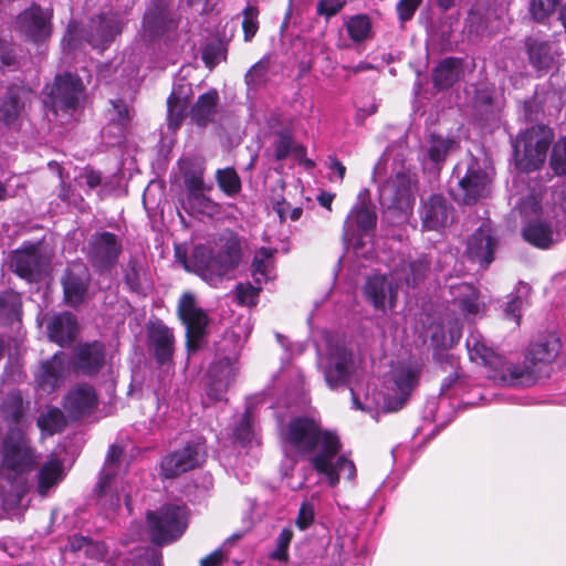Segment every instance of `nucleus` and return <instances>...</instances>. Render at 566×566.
Segmentation results:
<instances>
[{
  "mask_svg": "<svg viewBox=\"0 0 566 566\" xmlns=\"http://www.w3.org/2000/svg\"><path fill=\"white\" fill-rule=\"evenodd\" d=\"M240 250L226 247L212 254L202 269V276L210 283H216L222 276L234 270L240 262Z\"/></svg>",
  "mask_w": 566,
  "mask_h": 566,
  "instance_id": "obj_30",
  "label": "nucleus"
},
{
  "mask_svg": "<svg viewBox=\"0 0 566 566\" xmlns=\"http://www.w3.org/2000/svg\"><path fill=\"white\" fill-rule=\"evenodd\" d=\"M21 296L12 290H6L0 293V319L7 323L20 319Z\"/></svg>",
  "mask_w": 566,
  "mask_h": 566,
  "instance_id": "obj_49",
  "label": "nucleus"
},
{
  "mask_svg": "<svg viewBox=\"0 0 566 566\" xmlns=\"http://www.w3.org/2000/svg\"><path fill=\"white\" fill-rule=\"evenodd\" d=\"M86 87L81 77L71 72L57 74L45 101L55 114L73 116L84 107Z\"/></svg>",
  "mask_w": 566,
  "mask_h": 566,
  "instance_id": "obj_8",
  "label": "nucleus"
},
{
  "mask_svg": "<svg viewBox=\"0 0 566 566\" xmlns=\"http://www.w3.org/2000/svg\"><path fill=\"white\" fill-rule=\"evenodd\" d=\"M451 290L455 303L465 315H478L483 311L484 303L480 301L479 292L472 284L461 283Z\"/></svg>",
  "mask_w": 566,
  "mask_h": 566,
  "instance_id": "obj_41",
  "label": "nucleus"
},
{
  "mask_svg": "<svg viewBox=\"0 0 566 566\" xmlns=\"http://www.w3.org/2000/svg\"><path fill=\"white\" fill-rule=\"evenodd\" d=\"M338 453H334L327 461V469L316 470L319 474H323L331 486H335L344 474L347 480H355L356 467L354 462L347 459L345 455L337 457Z\"/></svg>",
  "mask_w": 566,
  "mask_h": 566,
  "instance_id": "obj_43",
  "label": "nucleus"
},
{
  "mask_svg": "<svg viewBox=\"0 0 566 566\" xmlns=\"http://www.w3.org/2000/svg\"><path fill=\"white\" fill-rule=\"evenodd\" d=\"M504 12L502 4L494 0H476L467 18L469 32L480 34L492 20L499 19Z\"/></svg>",
  "mask_w": 566,
  "mask_h": 566,
  "instance_id": "obj_33",
  "label": "nucleus"
},
{
  "mask_svg": "<svg viewBox=\"0 0 566 566\" xmlns=\"http://www.w3.org/2000/svg\"><path fill=\"white\" fill-rule=\"evenodd\" d=\"M530 62L537 71H548L555 63V52L548 41L534 38L526 40Z\"/></svg>",
  "mask_w": 566,
  "mask_h": 566,
  "instance_id": "obj_40",
  "label": "nucleus"
},
{
  "mask_svg": "<svg viewBox=\"0 0 566 566\" xmlns=\"http://www.w3.org/2000/svg\"><path fill=\"white\" fill-rule=\"evenodd\" d=\"M144 269L136 260H130L124 273V282L134 293H144L143 276Z\"/></svg>",
  "mask_w": 566,
  "mask_h": 566,
  "instance_id": "obj_54",
  "label": "nucleus"
},
{
  "mask_svg": "<svg viewBox=\"0 0 566 566\" xmlns=\"http://www.w3.org/2000/svg\"><path fill=\"white\" fill-rule=\"evenodd\" d=\"M178 315L186 326L188 346L197 344L206 333L208 325L207 313L197 305L193 294L186 292L178 302Z\"/></svg>",
  "mask_w": 566,
  "mask_h": 566,
  "instance_id": "obj_19",
  "label": "nucleus"
},
{
  "mask_svg": "<svg viewBox=\"0 0 566 566\" xmlns=\"http://www.w3.org/2000/svg\"><path fill=\"white\" fill-rule=\"evenodd\" d=\"M523 238L532 245L548 249L566 237V200L545 208L541 216L530 221L522 230Z\"/></svg>",
  "mask_w": 566,
  "mask_h": 566,
  "instance_id": "obj_4",
  "label": "nucleus"
},
{
  "mask_svg": "<svg viewBox=\"0 0 566 566\" xmlns=\"http://www.w3.org/2000/svg\"><path fill=\"white\" fill-rule=\"evenodd\" d=\"M48 264V259L35 245L17 250L11 256L13 272L29 282L40 281Z\"/></svg>",
  "mask_w": 566,
  "mask_h": 566,
  "instance_id": "obj_21",
  "label": "nucleus"
},
{
  "mask_svg": "<svg viewBox=\"0 0 566 566\" xmlns=\"http://www.w3.org/2000/svg\"><path fill=\"white\" fill-rule=\"evenodd\" d=\"M52 9H43L33 2L17 17V29L34 43L46 41L52 33Z\"/></svg>",
  "mask_w": 566,
  "mask_h": 566,
  "instance_id": "obj_16",
  "label": "nucleus"
},
{
  "mask_svg": "<svg viewBox=\"0 0 566 566\" xmlns=\"http://www.w3.org/2000/svg\"><path fill=\"white\" fill-rule=\"evenodd\" d=\"M415 180L402 166L379 187V202L385 209L408 212L415 202Z\"/></svg>",
  "mask_w": 566,
  "mask_h": 566,
  "instance_id": "obj_12",
  "label": "nucleus"
},
{
  "mask_svg": "<svg viewBox=\"0 0 566 566\" xmlns=\"http://www.w3.org/2000/svg\"><path fill=\"white\" fill-rule=\"evenodd\" d=\"M421 367L417 364H399L395 366L386 381V394L382 408L386 411H398L407 403L412 390L418 386Z\"/></svg>",
  "mask_w": 566,
  "mask_h": 566,
  "instance_id": "obj_10",
  "label": "nucleus"
},
{
  "mask_svg": "<svg viewBox=\"0 0 566 566\" xmlns=\"http://www.w3.org/2000/svg\"><path fill=\"white\" fill-rule=\"evenodd\" d=\"M524 304L525 300L521 295L511 294L510 300L504 305V317L506 319L513 321L515 325L518 326L521 319V312Z\"/></svg>",
  "mask_w": 566,
  "mask_h": 566,
  "instance_id": "obj_62",
  "label": "nucleus"
},
{
  "mask_svg": "<svg viewBox=\"0 0 566 566\" xmlns=\"http://www.w3.org/2000/svg\"><path fill=\"white\" fill-rule=\"evenodd\" d=\"M188 526L186 505L167 504L147 513V528L153 543L170 544L182 536Z\"/></svg>",
  "mask_w": 566,
  "mask_h": 566,
  "instance_id": "obj_6",
  "label": "nucleus"
},
{
  "mask_svg": "<svg viewBox=\"0 0 566 566\" xmlns=\"http://www.w3.org/2000/svg\"><path fill=\"white\" fill-rule=\"evenodd\" d=\"M286 452L306 458L315 470L327 469V461L339 453L342 443L335 431L324 429L313 417L301 416L290 420L282 431Z\"/></svg>",
  "mask_w": 566,
  "mask_h": 566,
  "instance_id": "obj_2",
  "label": "nucleus"
},
{
  "mask_svg": "<svg viewBox=\"0 0 566 566\" xmlns=\"http://www.w3.org/2000/svg\"><path fill=\"white\" fill-rule=\"evenodd\" d=\"M216 180L220 190L228 197H235L241 191V179L232 167L218 169Z\"/></svg>",
  "mask_w": 566,
  "mask_h": 566,
  "instance_id": "obj_52",
  "label": "nucleus"
},
{
  "mask_svg": "<svg viewBox=\"0 0 566 566\" xmlns=\"http://www.w3.org/2000/svg\"><path fill=\"white\" fill-rule=\"evenodd\" d=\"M292 538V530L289 527L283 528L279 536L276 537V546L275 549L271 553V557L276 560H286L287 548L290 546Z\"/></svg>",
  "mask_w": 566,
  "mask_h": 566,
  "instance_id": "obj_61",
  "label": "nucleus"
},
{
  "mask_svg": "<svg viewBox=\"0 0 566 566\" xmlns=\"http://www.w3.org/2000/svg\"><path fill=\"white\" fill-rule=\"evenodd\" d=\"M185 186L186 193L198 191V190H208L212 189V186H206L203 181V170L201 168L191 170L185 174Z\"/></svg>",
  "mask_w": 566,
  "mask_h": 566,
  "instance_id": "obj_64",
  "label": "nucleus"
},
{
  "mask_svg": "<svg viewBox=\"0 0 566 566\" xmlns=\"http://www.w3.org/2000/svg\"><path fill=\"white\" fill-rule=\"evenodd\" d=\"M486 376L497 385L516 388L533 386L539 378L537 369L525 359L523 363H512L504 360L503 357Z\"/></svg>",
  "mask_w": 566,
  "mask_h": 566,
  "instance_id": "obj_18",
  "label": "nucleus"
},
{
  "mask_svg": "<svg viewBox=\"0 0 566 566\" xmlns=\"http://www.w3.org/2000/svg\"><path fill=\"white\" fill-rule=\"evenodd\" d=\"M147 343L158 365L171 363L175 352V335L171 328L161 322L147 327Z\"/></svg>",
  "mask_w": 566,
  "mask_h": 566,
  "instance_id": "obj_27",
  "label": "nucleus"
},
{
  "mask_svg": "<svg viewBox=\"0 0 566 566\" xmlns=\"http://www.w3.org/2000/svg\"><path fill=\"white\" fill-rule=\"evenodd\" d=\"M208 190H198L186 193L181 206L182 209L190 216H209L218 213L220 207L210 197L206 195Z\"/></svg>",
  "mask_w": 566,
  "mask_h": 566,
  "instance_id": "obj_45",
  "label": "nucleus"
},
{
  "mask_svg": "<svg viewBox=\"0 0 566 566\" xmlns=\"http://www.w3.org/2000/svg\"><path fill=\"white\" fill-rule=\"evenodd\" d=\"M219 94L210 90L200 95L190 111L191 119L200 127L207 126L217 113Z\"/></svg>",
  "mask_w": 566,
  "mask_h": 566,
  "instance_id": "obj_44",
  "label": "nucleus"
},
{
  "mask_svg": "<svg viewBox=\"0 0 566 566\" xmlns=\"http://www.w3.org/2000/svg\"><path fill=\"white\" fill-rule=\"evenodd\" d=\"M461 170V165H457L453 176L458 181L455 187L450 186V195L457 202L472 205L489 195L490 178L475 158H470L463 176Z\"/></svg>",
  "mask_w": 566,
  "mask_h": 566,
  "instance_id": "obj_11",
  "label": "nucleus"
},
{
  "mask_svg": "<svg viewBox=\"0 0 566 566\" xmlns=\"http://www.w3.org/2000/svg\"><path fill=\"white\" fill-rule=\"evenodd\" d=\"M90 274L83 264L70 266L62 280L64 300L70 306L80 305L87 293Z\"/></svg>",
  "mask_w": 566,
  "mask_h": 566,
  "instance_id": "obj_29",
  "label": "nucleus"
},
{
  "mask_svg": "<svg viewBox=\"0 0 566 566\" xmlns=\"http://www.w3.org/2000/svg\"><path fill=\"white\" fill-rule=\"evenodd\" d=\"M549 166L556 176L566 177V137L553 145Z\"/></svg>",
  "mask_w": 566,
  "mask_h": 566,
  "instance_id": "obj_55",
  "label": "nucleus"
},
{
  "mask_svg": "<svg viewBox=\"0 0 566 566\" xmlns=\"http://www.w3.org/2000/svg\"><path fill=\"white\" fill-rule=\"evenodd\" d=\"M49 337L60 346L70 345L77 334V322L72 313L54 315L48 324Z\"/></svg>",
  "mask_w": 566,
  "mask_h": 566,
  "instance_id": "obj_37",
  "label": "nucleus"
},
{
  "mask_svg": "<svg viewBox=\"0 0 566 566\" xmlns=\"http://www.w3.org/2000/svg\"><path fill=\"white\" fill-rule=\"evenodd\" d=\"M233 437L244 448L260 444L255 418L250 407L245 409L240 421L234 427Z\"/></svg>",
  "mask_w": 566,
  "mask_h": 566,
  "instance_id": "obj_46",
  "label": "nucleus"
},
{
  "mask_svg": "<svg viewBox=\"0 0 566 566\" xmlns=\"http://www.w3.org/2000/svg\"><path fill=\"white\" fill-rule=\"evenodd\" d=\"M560 350L559 339L549 336L543 340L532 343L525 355V360L532 367L537 369L538 377L542 376L546 367H548L557 357Z\"/></svg>",
  "mask_w": 566,
  "mask_h": 566,
  "instance_id": "obj_32",
  "label": "nucleus"
},
{
  "mask_svg": "<svg viewBox=\"0 0 566 566\" xmlns=\"http://www.w3.org/2000/svg\"><path fill=\"white\" fill-rule=\"evenodd\" d=\"M144 32L155 39L175 30L178 25L169 9V0H151L144 14Z\"/></svg>",
  "mask_w": 566,
  "mask_h": 566,
  "instance_id": "obj_24",
  "label": "nucleus"
},
{
  "mask_svg": "<svg viewBox=\"0 0 566 566\" xmlns=\"http://www.w3.org/2000/svg\"><path fill=\"white\" fill-rule=\"evenodd\" d=\"M551 142L552 134L545 125H532L521 132L512 143L517 168L525 172L539 169L546 160Z\"/></svg>",
  "mask_w": 566,
  "mask_h": 566,
  "instance_id": "obj_5",
  "label": "nucleus"
},
{
  "mask_svg": "<svg viewBox=\"0 0 566 566\" xmlns=\"http://www.w3.org/2000/svg\"><path fill=\"white\" fill-rule=\"evenodd\" d=\"M347 34L356 43H360L371 35V21L367 14H356L346 22Z\"/></svg>",
  "mask_w": 566,
  "mask_h": 566,
  "instance_id": "obj_51",
  "label": "nucleus"
},
{
  "mask_svg": "<svg viewBox=\"0 0 566 566\" xmlns=\"http://www.w3.org/2000/svg\"><path fill=\"white\" fill-rule=\"evenodd\" d=\"M474 108L483 120H490L496 116L497 107L491 88L482 87L475 91Z\"/></svg>",
  "mask_w": 566,
  "mask_h": 566,
  "instance_id": "obj_50",
  "label": "nucleus"
},
{
  "mask_svg": "<svg viewBox=\"0 0 566 566\" xmlns=\"http://www.w3.org/2000/svg\"><path fill=\"white\" fill-rule=\"evenodd\" d=\"M273 157L275 160L281 161L290 156L293 150L294 143L291 134L286 130H280L274 134L272 144Z\"/></svg>",
  "mask_w": 566,
  "mask_h": 566,
  "instance_id": "obj_57",
  "label": "nucleus"
},
{
  "mask_svg": "<svg viewBox=\"0 0 566 566\" xmlns=\"http://www.w3.org/2000/svg\"><path fill=\"white\" fill-rule=\"evenodd\" d=\"M22 416L20 407L12 412L14 427L3 439L0 465V510H17L28 491V473L36 463V455L23 431L17 427Z\"/></svg>",
  "mask_w": 566,
  "mask_h": 566,
  "instance_id": "obj_1",
  "label": "nucleus"
},
{
  "mask_svg": "<svg viewBox=\"0 0 566 566\" xmlns=\"http://www.w3.org/2000/svg\"><path fill=\"white\" fill-rule=\"evenodd\" d=\"M242 28L244 33V41L249 42L255 35L259 29V10L255 6L248 4L243 12Z\"/></svg>",
  "mask_w": 566,
  "mask_h": 566,
  "instance_id": "obj_58",
  "label": "nucleus"
},
{
  "mask_svg": "<svg viewBox=\"0 0 566 566\" xmlns=\"http://www.w3.org/2000/svg\"><path fill=\"white\" fill-rule=\"evenodd\" d=\"M191 96L192 87L190 83L179 82L174 84L167 98V125L170 132L175 133L180 128Z\"/></svg>",
  "mask_w": 566,
  "mask_h": 566,
  "instance_id": "obj_28",
  "label": "nucleus"
},
{
  "mask_svg": "<svg viewBox=\"0 0 566 566\" xmlns=\"http://www.w3.org/2000/svg\"><path fill=\"white\" fill-rule=\"evenodd\" d=\"M497 239L489 221L483 222L470 237L467 253L470 260L488 268L494 260Z\"/></svg>",
  "mask_w": 566,
  "mask_h": 566,
  "instance_id": "obj_23",
  "label": "nucleus"
},
{
  "mask_svg": "<svg viewBox=\"0 0 566 566\" xmlns=\"http://www.w3.org/2000/svg\"><path fill=\"white\" fill-rule=\"evenodd\" d=\"M318 367L328 388L349 387L356 371L354 354L344 344L329 342L325 354L318 357Z\"/></svg>",
  "mask_w": 566,
  "mask_h": 566,
  "instance_id": "obj_7",
  "label": "nucleus"
},
{
  "mask_svg": "<svg viewBox=\"0 0 566 566\" xmlns=\"http://www.w3.org/2000/svg\"><path fill=\"white\" fill-rule=\"evenodd\" d=\"M97 406L95 389L88 384H80L69 390L63 399V408L73 420L82 419Z\"/></svg>",
  "mask_w": 566,
  "mask_h": 566,
  "instance_id": "obj_25",
  "label": "nucleus"
},
{
  "mask_svg": "<svg viewBox=\"0 0 566 566\" xmlns=\"http://www.w3.org/2000/svg\"><path fill=\"white\" fill-rule=\"evenodd\" d=\"M560 1L562 0H532L530 12L534 20L542 22L555 11Z\"/></svg>",
  "mask_w": 566,
  "mask_h": 566,
  "instance_id": "obj_59",
  "label": "nucleus"
},
{
  "mask_svg": "<svg viewBox=\"0 0 566 566\" xmlns=\"http://www.w3.org/2000/svg\"><path fill=\"white\" fill-rule=\"evenodd\" d=\"M465 346L470 360L484 366L488 369V374L491 373L493 367L500 361L501 356L488 345L485 338L478 329L472 328L470 331Z\"/></svg>",
  "mask_w": 566,
  "mask_h": 566,
  "instance_id": "obj_34",
  "label": "nucleus"
},
{
  "mask_svg": "<svg viewBox=\"0 0 566 566\" xmlns=\"http://www.w3.org/2000/svg\"><path fill=\"white\" fill-rule=\"evenodd\" d=\"M239 352L233 345L224 356L217 355V358L209 368L210 382L208 385L207 395L214 401H220L228 391L230 384L233 381L237 373V361Z\"/></svg>",
  "mask_w": 566,
  "mask_h": 566,
  "instance_id": "obj_17",
  "label": "nucleus"
},
{
  "mask_svg": "<svg viewBox=\"0 0 566 566\" xmlns=\"http://www.w3.org/2000/svg\"><path fill=\"white\" fill-rule=\"evenodd\" d=\"M33 92L24 85L12 84L0 97V124L20 129L27 108L31 105Z\"/></svg>",
  "mask_w": 566,
  "mask_h": 566,
  "instance_id": "obj_15",
  "label": "nucleus"
},
{
  "mask_svg": "<svg viewBox=\"0 0 566 566\" xmlns=\"http://www.w3.org/2000/svg\"><path fill=\"white\" fill-rule=\"evenodd\" d=\"M69 370L67 356L63 352L55 353L42 361L34 374L35 387L42 394H52L62 386Z\"/></svg>",
  "mask_w": 566,
  "mask_h": 566,
  "instance_id": "obj_20",
  "label": "nucleus"
},
{
  "mask_svg": "<svg viewBox=\"0 0 566 566\" xmlns=\"http://www.w3.org/2000/svg\"><path fill=\"white\" fill-rule=\"evenodd\" d=\"M39 428L52 436L61 432L66 426V418L63 411L57 407H46L38 418Z\"/></svg>",
  "mask_w": 566,
  "mask_h": 566,
  "instance_id": "obj_48",
  "label": "nucleus"
},
{
  "mask_svg": "<svg viewBox=\"0 0 566 566\" xmlns=\"http://www.w3.org/2000/svg\"><path fill=\"white\" fill-rule=\"evenodd\" d=\"M439 361L441 365H449L453 369V371L443 379L440 388V396L451 397L455 395L458 388L462 386L459 359L449 353H441L439 354Z\"/></svg>",
  "mask_w": 566,
  "mask_h": 566,
  "instance_id": "obj_47",
  "label": "nucleus"
},
{
  "mask_svg": "<svg viewBox=\"0 0 566 566\" xmlns=\"http://www.w3.org/2000/svg\"><path fill=\"white\" fill-rule=\"evenodd\" d=\"M122 454L123 449L120 447L111 446L94 489L97 503L106 517L114 514L120 504L118 470Z\"/></svg>",
  "mask_w": 566,
  "mask_h": 566,
  "instance_id": "obj_9",
  "label": "nucleus"
},
{
  "mask_svg": "<svg viewBox=\"0 0 566 566\" xmlns=\"http://www.w3.org/2000/svg\"><path fill=\"white\" fill-rule=\"evenodd\" d=\"M64 461L52 457L45 461L36 474V491L40 496L45 497L65 478Z\"/></svg>",
  "mask_w": 566,
  "mask_h": 566,
  "instance_id": "obj_36",
  "label": "nucleus"
},
{
  "mask_svg": "<svg viewBox=\"0 0 566 566\" xmlns=\"http://www.w3.org/2000/svg\"><path fill=\"white\" fill-rule=\"evenodd\" d=\"M430 263L426 258L417 260L401 259L390 275L375 274L369 276L364 286L366 300L376 310H392L397 302L399 283L415 287L426 277Z\"/></svg>",
  "mask_w": 566,
  "mask_h": 566,
  "instance_id": "obj_3",
  "label": "nucleus"
},
{
  "mask_svg": "<svg viewBox=\"0 0 566 566\" xmlns=\"http://www.w3.org/2000/svg\"><path fill=\"white\" fill-rule=\"evenodd\" d=\"M206 458V441L199 437L185 443L174 452L168 453L161 461V474L172 479L179 474L199 467Z\"/></svg>",
  "mask_w": 566,
  "mask_h": 566,
  "instance_id": "obj_14",
  "label": "nucleus"
},
{
  "mask_svg": "<svg viewBox=\"0 0 566 566\" xmlns=\"http://www.w3.org/2000/svg\"><path fill=\"white\" fill-rule=\"evenodd\" d=\"M109 105L111 107L107 109L108 125L104 128V132L114 130L115 136L122 137L133 118L134 111L122 98L111 99Z\"/></svg>",
  "mask_w": 566,
  "mask_h": 566,
  "instance_id": "obj_39",
  "label": "nucleus"
},
{
  "mask_svg": "<svg viewBox=\"0 0 566 566\" xmlns=\"http://www.w3.org/2000/svg\"><path fill=\"white\" fill-rule=\"evenodd\" d=\"M451 208L441 195L430 196L420 209L422 227L426 230H440L448 226Z\"/></svg>",
  "mask_w": 566,
  "mask_h": 566,
  "instance_id": "obj_31",
  "label": "nucleus"
},
{
  "mask_svg": "<svg viewBox=\"0 0 566 566\" xmlns=\"http://www.w3.org/2000/svg\"><path fill=\"white\" fill-rule=\"evenodd\" d=\"M261 287L253 286L251 283H239L235 286V298L239 304L253 306L258 303L259 292Z\"/></svg>",
  "mask_w": 566,
  "mask_h": 566,
  "instance_id": "obj_60",
  "label": "nucleus"
},
{
  "mask_svg": "<svg viewBox=\"0 0 566 566\" xmlns=\"http://www.w3.org/2000/svg\"><path fill=\"white\" fill-rule=\"evenodd\" d=\"M464 75V61L461 57H444L432 71L433 86L438 91L452 87Z\"/></svg>",
  "mask_w": 566,
  "mask_h": 566,
  "instance_id": "obj_35",
  "label": "nucleus"
},
{
  "mask_svg": "<svg viewBox=\"0 0 566 566\" xmlns=\"http://www.w3.org/2000/svg\"><path fill=\"white\" fill-rule=\"evenodd\" d=\"M82 44L80 36L78 24L76 21H71L67 25L65 35L62 39V50L65 59H73L77 49Z\"/></svg>",
  "mask_w": 566,
  "mask_h": 566,
  "instance_id": "obj_56",
  "label": "nucleus"
},
{
  "mask_svg": "<svg viewBox=\"0 0 566 566\" xmlns=\"http://www.w3.org/2000/svg\"><path fill=\"white\" fill-rule=\"evenodd\" d=\"M251 274L258 285L268 283L275 277L273 250L260 248L251 264Z\"/></svg>",
  "mask_w": 566,
  "mask_h": 566,
  "instance_id": "obj_42",
  "label": "nucleus"
},
{
  "mask_svg": "<svg viewBox=\"0 0 566 566\" xmlns=\"http://www.w3.org/2000/svg\"><path fill=\"white\" fill-rule=\"evenodd\" d=\"M122 251V240L113 232H95L87 241V260L101 273L111 271L117 264Z\"/></svg>",
  "mask_w": 566,
  "mask_h": 566,
  "instance_id": "obj_13",
  "label": "nucleus"
},
{
  "mask_svg": "<svg viewBox=\"0 0 566 566\" xmlns=\"http://www.w3.org/2000/svg\"><path fill=\"white\" fill-rule=\"evenodd\" d=\"M106 359L105 346L101 342L84 343L76 346L72 365L75 371L86 376L99 373Z\"/></svg>",
  "mask_w": 566,
  "mask_h": 566,
  "instance_id": "obj_26",
  "label": "nucleus"
},
{
  "mask_svg": "<svg viewBox=\"0 0 566 566\" xmlns=\"http://www.w3.org/2000/svg\"><path fill=\"white\" fill-rule=\"evenodd\" d=\"M376 223L377 214L373 206L356 205L344 222V237L354 234L355 228L360 234L367 233L376 228Z\"/></svg>",
  "mask_w": 566,
  "mask_h": 566,
  "instance_id": "obj_38",
  "label": "nucleus"
},
{
  "mask_svg": "<svg viewBox=\"0 0 566 566\" xmlns=\"http://www.w3.org/2000/svg\"><path fill=\"white\" fill-rule=\"evenodd\" d=\"M455 146V140L432 134L430 136V146L428 149L430 160L436 164L444 161L448 154L452 151Z\"/></svg>",
  "mask_w": 566,
  "mask_h": 566,
  "instance_id": "obj_53",
  "label": "nucleus"
},
{
  "mask_svg": "<svg viewBox=\"0 0 566 566\" xmlns=\"http://www.w3.org/2000/svg\"><path fill=\"white\" fill-rule=\"evenodd\" d=\"M315 506L311 501H303L300 505L297 517L295 520L296 526L301 531L307 530L314 522Z\"/></svg>",
  "mask_w": 566,
  "mask_h": 566,
  "instance_id": "obj_63",
  "label": "nucleus"
},
{
  "mask_svg": "<svg viewBox=\"0 0 566 566\" xmlns=\"http://www.w3.org/2000/svg\"><path fill=\"white\" fill-rule=\"evenodd\" d=\"M122 32V21L116 13H103L92 18L86 31L85 41L94 49L104 51Z\"/></svg>",
  "mask_w": 566,
  "mask_h": 566,
  "instance_id": "obj_22",
  "label": "nucleus"
}]
</instances>
